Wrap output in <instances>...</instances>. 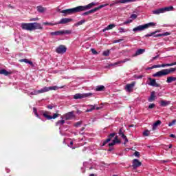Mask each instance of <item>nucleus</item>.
Segmentation results:
<instances>
[{"instance_id": "cd10ccee", "label": "nucleus", "mask_w": 176, "mask_h": 176, "mask_svg": "<svg viewBox=\"0 0 176 176\" xmlns=\"http://www.w3.org/2000/svg\"><path fill=\"white\" fill-rule=\"evenodd\" d=\"M176 77L169 76L167 78L166 82L171 83L172 82H175Z\"/></svg>"}, {"instance_id": "a18cd8bd", "label": "nucleus", "mask_w": 176, "mask_h": 176, "mask_svg": "<svg viewBox=\"0 0 176 176\" xmlns=\"http://www.w3.org/2000/svg\"><path fill=\"white\" fill-rule=\"evenodd\" d=\"M131 21H132L131 20H128V21L122 23L120 25H126L127 24H130V23H131Z\"/></svg>"}, {"instance_id": "bb28decb", "label": "nucleus", "mask_w": 176, "mask_h": 176, "mask_svg": "<svg viewBox=\"0 0 176 176\" xmlns=\"http://www.w3.org/2000/svg\"><path fill=\"white\" fill-rule=\"evenodd\" d=\"M127 61H130V59H129V58H125V59H124L123 60H119V61H118V62H116V63H114V65H119V64H123V63H127Z\"/></svg>"}, {"instance_id": "7c9ffc66", "label": "nucleus", "mask_w": 176, "mask_h": 176, "mask_svg": "<svg viewBox=\"0 0 176 176\" xmlns=\"http://www.w3.org/2000/svg\"><path fill=\"white\" fill-rule=\"evenodd\" d=\"M85 23H86V20L82 19V20L77 22L76 23H75L74 27H79V25H82L85 24Z\"/></svg>"}, {"instance_id": "13d9d810", "label": "nucleus", "mask_w": 176, "mask_h": 176, "mask_svg": "<svg viewBox=\"0 0 176 176\" xmlns=\"http://www.w3.org/2000/svg\"><path fill=\"white\" fill-rule=\"evenodd\" d=\"M152 68H160V65H155L152 67Z\"/></svg>"}, {"instance_id": "dca6fc26", "label": "nucleus", "mask_w": 176, "mask_h": 176, "mask_svg": "<svg viewBox=\"0 0 176 176\" xmlns=\"http://www.w3.org/2000/svg\"><path fill=\"white\" fill-rule=\"evenodd\" d=\"M142 163L140 162L138 159H134L133 160V165L132 166L133 167L134 169L138 168V167H140L142 166Z\"/></svg>"}, {"instance_id": "4c0bfd02", "label": "nucleus", "mask_w": 176, "mask_h": 176, "mask_svg": "<svg viewBox=\"0 0 176 176\" xmlns=\"http://www.w3.org/2000/svg\"><path fill=\"white\" fill-rule=\"evenodd\" d=\"M94 109H96V107L91 105V109H87L86 112H91V111H94Z\"/></svg>"}, {"instance_id": "e433bc0d", "label": "nucleus", "mask_w": 176, "mask_h": 176, "mask_svg": "<svg viewBox=\"0 0 176 176\" xmlns=\"http://www.w3.org/2000/svg\"><path fill=\"white\" fill-rule=\"evenodd\" d=\"M119 135H122L124 134V129L123 128L120 129L118 132Z\"/></svg>"}, {"instance_id": "37998d69", "label": "nucleus", "mask_w": 176, "mask_h": 176, "mask_svg": "<svg viewBox=\"0 0 176 176\" xmlns=\"http://www.w3.org/2000/svg\"><path fill=\"white\" fill-rule=\"evenodd\" d=\"M176 123V120H173L171 122L168 123L169 127H171V126H174Z\"/></svg>"}, {"instance_id": "774afa93", "label": "nucleus", "mask_w": 176, "mask_h": 176, "mask_svg": "<svg viewBox=\"0 0 176 176\" xmlns=\"http://www.w3.org/2000/svg\"><path fill=\"white\" fill-rule=\"evenodd\" d=\"M89 176H95L94 174L91 173L89 175Z\"/></svg>"}, {"instance_id": "0eeeda50", "label": "nucleus", "mask_w": 176, "mask_h": 176, "mask_svg": "<svg viewBox=\"0 0 176 176\" xmlns=\"http://www.w3.org/2000/svg\"><path fill=\"white\" fill-rule=\"evenodd\" d=\"M56 112H58V111H57ZM49 113H50V112L49 111H44L43 113V116L47 120H52V119H56L58 118V116H60V114L57 113H54L52 116L49 115Z\"/></svg>"}, {"instance_id": "bf43d9fd", "label": "nucleus", "mask_w": 176, "mask_h": 176, "mask_svg": "<svg viewBox=\"0 0 176 176\" xmlns=\"http://www.w3.org/2000/svg\"><path fill=\"white\" fill-rule=\"evenodd\" d=\"M170 137L171 138H176L175 135H174V134H170Z\"/></svg>"}, {"instance_id": "393cba45", "label": "nucleus", "mask_w": 176, "mask_h": 176, "mask_svg": "<svg viewBox=\"0 0 176 176\" xmlns=\"http://www.w3.org/2000/svg\"><path fill=\"white\" fill-rule=\"evenodd\" d=\"M19 63H25V64H30V65H32V61L28 60V59L25 58V59H20L19 60Z\"/></svg>"}, {"instance_id": "b1692460", "label": "nucleus", "mask_w": 176, "mask_h": 176, "mask_svg": "<svg viewBox=\"0 0 176 176\" xmlns=\"http://www.w3.org/2000/svg\"><path fill=\"white\" fill-rule=\"evenodd\" d=\"M145 52V49H139L136 51L135 54L133 55V57H136V56H140V54H142Z\"/></svg>"}, {"instance_id": "2f4dec72", "label": "nucleus", "mask_w": 176, "mask_h": 176, "mask_svg": "<svg viewBox=\"0 0 176 176\" xmlns=\"http://www.w3.org/2000/svg\"><path fill=\"white\" fill-rule=\"evenodd\" d=\"M45 10H46V8L42 7L41 6H37V11L39 13H43V12H45Z\"/></svg>"}, {"instance_id": "423d86ee", "label": "nucleus", "mask_w": 176, "mask_h": 176, "mask_svg": "<svg viewBox=\"0 0 176 176\" xmlns=\"http://www.w3.org/2000/svg\"><path fill=\"white\" fill-rule=\"evenodd\" d=\"M108 3L107 4H103V5H100V6L95 8L89 11L83 12L82 14V16H89V14H91V13H96V12H97L98 10H100V9H102V8H105V6H108Z\"/></svg>"}, {"instance_id": "5fc2aeb1", "label": "nucleus", "mask_w": 176, "mask_h": 176, "mask_svg": "<svg viewBox=\"0 0 176 176\" xmlns=\"http://www.w3.org/2000/svg\"><path fill=\"white\" fill-rule=\"evenodd\" d=\"M137 18V14H133L131 15V19H136Z\"/></svg>"}, {"instance_id": "09e8293b", "label": "nucleus", "mask_w": 176, "mask_h": 176, "mask_svg": "<svg viewBox=\"0 0 176 176\" xmlns=\"http://www.w3.org/2000/svg\"><path fill=\"white\" fill-rule=\"evenodd\" d=\"M91 52L93 54H98V52L94 48H91Z\"/></svg>"}, {"instance_id": "20e7f679", "label": "nucleus", "mask_w": 176, "mask_h": 176, "mask_svg": "<svg viewBox=\"0 0 176 176\" xmlns=\"http://www.w3.org/2000/svg\"><path fill=\"white\" fill-rule=\"evenodd\" d=\"M174 9V7L169 6V7H165L162 8H159L155 10H153L152 13L153 14H160L162 13H165V12H170V10H173Z\"/></svg>"}, {"instance_id": "69168bd1", "label": "nucleus", "mask_w": 176, "mask_h": 176, "mask_svg": "<svg viewBox=\"0 0 176 176\" xmlns=\"http://www.w3.org/2000/svg\"><path fill=\"white\" fill-rule=\"evenodd\" d=\"M155 32V34H157V32H160V30H157V31H155V32Z\"/></svg>"}, {"instance_id": "473e14b6", "label": "nucleus", "mask_w": 176, "mask_h": 176, "mask_svg": "<svg viewBox=\"0 0 176 176\" xmlns=\"http://www.w3.org/2000/svg\"><path fill=\"white\" fill-rule=\"evenodd\" d=\"M160 105H161V107H167V105H170V102H167L165 100H161Z\"/></svg>"}, {"instance_id": "9d476101", "label": "nucleus", "mask_w": 176, "mask_h": 176, "mask_svg": "<svg viewBox=\"0 0 176 176\" xmlns=\"http://www.w3.org/2000/svg\"><path fill=\"white\" fill-rule=\"evenodd\" d=\"M166 75H168L167 70H166V69H164L153 74V76L154 78H162V76H166Z\"/></svg>"}, {"instance_id": "1a4fd4ad", "label": "nucleus", "mask_w": 176, "mask_h": 176, "mask_svg": "<svg viewBox=\"0 0 176 176\" xmlns=\"http://www.w3.org/2000/svg\"><path fill=\"white\" fill-rule=\"evenodd\" d=\"M64 34H71V32L69 30H58L56 32H52L50 35H52V36H58L60 35H64Z\"/></svg>"}, {"instance_id": "5701e85b", "label": "nucleus", "mask_w": 176, "mask_h": 176, "mask_svg": "<svg viewBox=\"0 0 176 176\" xmlns=\"http://www.w3.org/2000/svg\"><path fill=\"white\" fill-rule=\"evenodd\" d=\"M168 35H171V33L166 32L162 34H158L154 35V37L157 38L159 36H168Z\"/></svg>"}, {"instance_id": "603ef678", "label": "nucleus", "mask_w": 176, "mask_h": 176, "mask_svg": "<svg viewBox=\"0 0 176 176\" xmlns=\"http://www.w3.org/2000/svg\"><path fill=\"white\" fill-rule=\"evenodd\" d=\"M39 20V18H32L30 19V21H38Z\"/></svg>"}, {"instance_id": "c03bdc74", "label": "nucleus", "mask_w": 176, "mask_h": 176, "mask_svg": "<svg viewBox=\"0 0 176 176\" xmlns=\"http://www.w3.org/2000/svg\"><path fill=\"white\" fill-rule=\"evenodd\" d=\"M82 124V121H78L74 124V127H79Z\"/></svg>"}, {"instance_id": "338daca9", "label": "nucleus", "mask_w": 176, "mask_h": 176, "mask_svg": "<svg viewBox=\"0 0 176 176\" xmlns=\"http://www.w3.org/2000/svg\"><path fill=\"white\" fill-rule=\"evenodd\" d=\"M81 131H83V130H85V127H82V128H81Z\"/></svg>"}, {"instance_id": "f3484780", "label": "nucleus", "mask_w": 176, "mask_h": 176, "mask_svg": "<svg viewBox=\"0 0 176 176\" xmlns=\"http://www.w3.org/2000/svg\"><path fill=\"white\" fill-rule=\"evenodd\" d=\"M72 19L69 18H63L60 19L59 22H57L56 24H67V23H71L72 21Z\"/></svg>"}, {"instance_id": "6e6552de", "label": "nucleus", "mask_w": 176, "mask_h": 176, "mask_svg": "<svg viewBox=\"0 0 176 176\" xmlns=\"http://www.w3.org/2000/svg\"><path fill=\"white\" fill-rule=\"evenodd\" d=\"M130 2H135V0H114L110 4V7L112 8L114 5H118L119 3H130Z\"/></svg>"}, {"instance_id": "79ce46f5", "label": "nucleus", "mask_w": 176, "mask_h": 176, "mask_svg": "<svg viewBox=\"0 0 176 176\" xmlns=\"http://www.w3.org/2000/svg\"><path fill=\"white\" fill-rule=\"evenodd\" d=\"M156 34V32H151V33H150V34H146L145 36H144V38H148V37H149V36H152L153 35H155Z\"/></svg>"}, {"instance_id": "0e129e2a", "label": "nucleus", "mask_w": 176, "mask_h": 176, "mask_svg": "<svg viewBox=\"0 0 176 176\" xmlns=\"http://www.w3.org/2000/svg\"><path fill=\"white\" fill-rule=\"evenodd\" d=\"M77 113H82V111L80 110H77Z\"/></svg>"}, {"instance_id": "ddd939ff", "label": "nucleus", "mask_w": 176, "mask_h": 176, "mask_svg": "<svg viewBox=\"0 0 176 176\" xmlns=\"http://www.w3.org/2000/svg\"><path fill=\"white\" fill-rule=\"evenodd\" d=\"M134 86H135V82H132L130 84H126L125 86V90L128 91V93H133V89H134Z\"/></svg>"}, {"instance_id": "c85d7f7f", "label": "nucleus", "mask_w": 176, "mask_h": 176, "mask_svg": "<svg viewBox=\"0 0 176 176\" xmlns=\"http://www.w3.org/2000/svg\"><path fill=\"white\" fill-rule=\"evenodd\" d=\"M105 90V87L104 85L97 86L96 88V91H104Z\"/></svg>"}, {"instance_id": "7ed1b4c3", "label": "nucleus", "mask_w": 176, "mask_h": 176, "mask_svg": "<svg viewBox=\"0 0 176 176\" xmlns=\"http://www.w3.org/2000/svg\"><path fill=\"white\" fill-rule=\"evenodd\" d=\"M155 25H156V23L153 22H150L148 23L140 25L139 26H137L136 28H134L133 29V31L134 32H137V31H144V30H146V28H149V27H155Z\"/></svg>"}, {"instance_id": "f8f14e48", "label": "nucleus", "mask_w": 176, "mask_h": 176, "mask_svg": "<svg viewBox=\"0 0 176 176\" xmlns=\"http://www.w3.org/2000/svg\"><path fill=\"white\" fill-rule=\"evenodd\" d=\"M89 96H91V93L85 94H76L74 96V100H79L80 98H86V97H89Z\"/></svg>"}, {"instance_id": "4be33fe9", "label": "nucleus", "mask_w": 176, "mask_h": 176, "mask_svg": "<svg viewBox=\"0 0 176 176\" xmlns=\"http://www.w3.org/2000/svg\"><path fill=\"white\" fill-rule=\"evenodd\" d=\"M116 27V25L115 24H110L107 27H106L104 29L102 30V32H105V31H108L109 30H112L113 28H115Z\"/></svg>"}, {"instance_id": "2eb2a0df", "label": "nucleus", "mask_w": 176, "mask_h": 176, "mask_svg": "<svg viewBox=\"0 0 176 176\" xmlns=\"http://www.w3.org/2000/svg\"><path fill=\"white\" fill-rule=\"evenodd\" d=\"M148 80L150 81V82L148 83L150 86H153L154 87H160V84H157L155 79L148 78Z\"/></svg>"}, {"instance_id": "864d4df0", "label": "nucleus", "mask_w": 176, "mask_h": 176, "mask_svg": "<svg viewBox=\"0 0 176 176\" xmlns=\"http://www.w3.org/2000/svg\"><path fill=\"white\" fill-rule=\"evenodd\" d=\"M157 58H159V55H157L155 57H153V58L151 59V61H155V60H157Z\"/></svg>"}, {"instance_id": "4468645a", "label": "nucleus", "mask_w": 176, "mask_h": 176, "mask_svg": "<svg viewBox=\"0 0 176 176\" xmlns=\"http://www.w3.org/2000/svg\"><path fill=\"white\" fill-rule=\"evenodd\" d=\"M115 135H116V133H111L108 135V138L106 139L102 144V146H105V145H107V144H108V142H111L112 140V138H113V137H115Z\"/></svg>"}, {"instance_id": "49530a36", "label": "nucleus", "mask_w": 176, "mask_h": 176, "mask_svg": "<svg viewBox=\"0 0 176 176\" xmlns=\"http://www.w3.org/2000/svg\"><path fill=\"white\" fill-rule=\"evenodd\" d=\"M160 68H164V67H170V63L160 65Z\"/></svg>"}, {"instance_id": "58836bf2", "label": "nucleus", "mask_w": 176, "mask_h": 176, "mask_svg": "<svg viewBox=\"0 0 176 176\" xmlns=\"http://www.w3.org/2000/svg\"><path fill=\"white\" fill-rule=\"evenodd\" d=\"M43 25H56L57 23H52L49 22H43Z\"/></svg>"}, {"instance_id": "9b49d317", "label": "nucleus", "mask_w": 176, "mask_h": 176, "mask_svg": "<svg viewBox=\"0 0 176 176\" xmlns=\"http://www.w3.org/2000/svg\"><path fill=\"white\" fill-rule=\"evenodd\" d=\"M56 52L58 54H64L67 52V47L64 45H60L56 47Z\"/></svg>"}, {"instance_id": "e2e57ef3", "label": "nucleus", "mask_w": 176, "mask_h": 176, "mask_svg": "<svg viewBox=\"0 0 176 176\" xmlns=\"http://www.w3.org/2000/svg\"><path fill=\"white\" fill-rule=\"evenodd\" d=\"M168 148L169 149H171V148H173V144H169Z\"/></svg>"}, {"instance_id": "39448f33", "label": "nucleus", "mask_w": 176, "mask_h": 176, "mask_svg": "<svg viewBox=\"0 0 176 176\" xmlns=\"http://www.w3.org/2000/svg\"><path fill=\"white\" fill-rule=\"evenodd\" d=\"M63 87H57V86H52V87H44L43 89L38 90L39 94H42V93H47V91H50V90H58V89H63Z\"/></svg>"}, {"instance_id": "052dcab7", "label": "nucleus", "mask_w": 176, "mask_h": 176, "mask_svg": "<svg viewBox=\"0 0 176 176\" xmlns=\"http://www.w3.org/2000/svg\"><path fill=\"white\" fill-rule=\"evenodd\" d=\"M170 67H173V65H176V62H174L173 63H170L169 65Z\"/></svg>"}, {"instance_id": "a878e982", "label": "nucleus", "mask_w": 176, "mask_h": 176, "mask_svg": "<svg viewBox=\"0 0 176 176\" xmlns=\"http://www.w3.org/2000/svg\"><path fill=\"white\" fill-rule=\"evenodd\" d=\"M0 74L5 75V76H8V75H10V72H8L5 69H3L0 70Z\"/></svg>"}, {"instance_id": "a211bd4d", "label": "nucleus", "mask_w": 176, "mask_h": 176, "mask_svg": "<svg viewBox=\"0 0 176 176\" xmlns=\"http://www.w3.org/2000/svg\"><path fill=\"white\" fill-rule=\"evenodd\" d=\"M116 144H120V140L118 135L115 136L114 140L112 141L111 143L109 144V146H113Z\"/></svg>"}, {"instance_id": "f704fd0d", "label": "nucleus", "mask_w": 176, "mask_h": 176, "mask_svg": "<svg viewBox=\"0 0 176 176\" xmlns=\"http://www.w3.org/2000/svg\"><path fill=\"white\" fill-rule=\"evenodd\" d=\"M64 123H65V120H58V121L56 122V125H57V126H59V124H61V125L63 126V124H64Z\"/></svg>"}, {"instance_id": "de8ad7c7", "label": "nucleus", "mask_w": 176, "mask_h": 176, "mask_svg": "<svg viewBox=\"0 0 176 176\" xmlns=\"http://www.w3.org/2000/svg\"><path fill=\"white\" fill-rule=\"evenodd\" d=\"M155 107V103H151L148 105V109H152Z\"/></svg>"}, {"instance_id": "72a5a7b5", "label": "nucleus", "mask_w": 176, "mask_h": 176, "mask_svg": "<svg viewBox=\"0 0 176 176\" xmlns=\"http://www.w3.org/2000/svg\"><path fill=\"white\" fill-rule=\"evenodd\" d=\"M120 137H122L123 138V140H124V144H127V142H129V139H127V136H126V135H124V133L123 135H121Z\"/></svg>"}, {"instance_id": "680f3d73", "label": "nucleus", "mask_w": 176, "mask_h": 176, "mask_svg": "<svg viewBox=\"0 0 176 176\" xmlns=\"http://www.w3.org/2000/svg\"><path fill=\"white\" fill-rule=\"evenodd\" d=\"M72 145H74V142L71 141L69 144L70 148H72Z\"/></svg>"}, {"instance_id": "412c9836", "label": "nucleus", "mask_w": 176, "mask_h": 176, "mask_svg": "<svg viewBox=\"0 0 176 176\" xmlns=\"http://www.w3.org/2000/svg\"><path fill=\"white\" fill-rule=\"evenodd\" d=\"M162 124V121L157 120L154 124H153V131H155L156 129H157V126H160Z\"/></svg>"}, {"instance_id": "c9c22d12", "label": "nucleus", "mask_w": 176, "mask_h": 176, "mask_svg": "<svg viewBox=\"0 0 176 176\" xmlns=\"http://www.w3.org/2000/svg\"><path fill=\"white\" fill-rule=\"evenodd\" d=\"M33 112L34 115H36V118H39V114H38V110L36 109V108H33Z\"/></svg>"}, {"instance_id": "6e6d98bb", "label": "nucleus", "mask_w": 176, "mask_h": 176, "mask_svg": "<svg viewBox=\"0 0 176 176\" xmlns=\"http://www.w3.org/2000/svg\"><path fill=\"white\" fill-rule=\"evenodd\" d=\"M47 108H48V109H53V105L49 104L47 106Z\"/></svg>"}, {"instance_id": "8fccbe9b", "label": "nucleus", "mask_w": 176, "mask_h": 176, "mask_svg": "<svg viewBox=\"0 0 176 176\" xmlns=\"http://www.w3.org/2000/svg\"><path fill=\"white\" fill-rule=\"evenodd\" d=\"M119 32H120V34H122V32H126L124 28H120Z\"/></svg>"}, {"instance_id": "3c124183", "label": "nucleus", "mask_w": 176, "mask_h": 176, "mask_svg": "<svg viewBox=\"0 0 176 176\" xmlns=\"http://www.w3.org/2000/svg\"><path fill=\"white\" fill-rule=\"evenodd\" d=\"M134 156H135L136 157H140V152L135 151L134 153Z\"/></svg>"}, {"instance_id": "aec40b11", "label": "nucleus", "mask_w": 176, "mask_h": 176, "mask_svg": "<svg viewBox=\"0 0 176 176\" xmlns=\"http://www.w3.org/2000/svg\"><path fill=\"white\" fill-rule=\"evenodd\" d=\"M65 118L66 120H71V119H74V112H69L65 115Z\"/></svg>"}, {"instance_id": "4d7b16f0", "label": "nucleus", "mask_w": 176, "mask_h": 176, "mask_svg": "<svg viewBox=\"0 0 176 176\" xmlns=\"http://www.w3.org/2000/svg\"><path fill=\"white\" fill-rule=\"evenodd\" d=\"M34 96H38V94H39V90H35L34 91Z\"/></svg>"}, {"instance_id": "f03ea898", "label": "nucleus", "mask_w": 176, "mask_h": 176, "mask_svg": "<svg viewBox=\"0 0 176 176\" xmlns=\"http://www.w3.org/2000/svg\"><path fill=\"white\" fill-rule=\"evenodd\" d=\"M22 30H25L26 31H34V30H43V27L39 23H23L21 24Z\"/></svg>"}, {"instance_id": "6ab92c4d", "label": "nucleus", "mask_w": 176, "mask_h": 176, "mask_svg": "<svg viewBox=\"0 0 176 176\" xmlns=\"http://www.w3.org/2000/svg\"><path fill=\"white\" fill-rule=\"evenodd\" d=\"M155 91H153L151 94L150 97L148 99V102H153V101H155L156 100V95Z\"/></svg>"}, {"instance_id": "ea45409f", "label": "nucleus", "mask_w": 176, "mask_h": 176, "mask_svg": "<svg viewBox=\"0 0 176 176\" xmlns=\"http://www.w3.org/2000/svg\"><path fill=\"white\" fill-rule=\"evenodd\" d=\"M150 132L149 131L146 130L144 132H143V135L144 137H149Z\"/></svg>"}, {"instance_id": "f257e3e1", "label": "nucleus", "mask_w": 176, "mask_h": 176, "mask_svg": "<svg viewBox=\"0 0 176 176\" xmlns=\"http://www.w3.org/2000/svg\"><path fill=\"white\" fill-rule=\"evenodd\" d=\"M96 3H91L87 6H80L74 8H69L66 10H58V12L63 14V16H68L69 14H74V13H79V12H85V10H87V9H91L92 6H94Z\"/></svg>"}, {"instance_id": "c756f323", "label": "nucleus", "mask_w": 176, "mask_h": 176, "mask_svg": "<svg viewBox=\"0 0 176 176\" xmlns=\"http://www.w3.org/2000/svg\"><path fill=\"white\" fill-rule=\"evenodd\" d=\"M166 73L168 75H169V74H173V72H176V68L175 67H170L169 69H166Z\"/></svg>"}, {"instance_id": "a19ab883", "label": "nucleus", "mask_w": 176, "mask_h": 176, "mask_svg": "<svg viewBox=\"0 0 176 176\" xmlns=\"http://www.w3.org/2000/svg\"><path fill=\"white\" fill-rule=\"evenodd\" d=\"M110 53L111 52H109V50H107L106 51H104L102 54H103V56H109Z\"/></svg>"}]
</instances>
